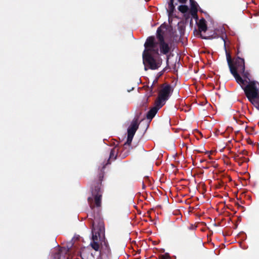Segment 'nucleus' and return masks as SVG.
I'll use <instances>...</instances> for the list:
<instances>
[{
	"label": "nucleus",
	"mask_w": 259,
	"mask_h": 259,
	"mask_svg": "<svg viewBox=\"0 0 259 259\" xmlns=\"http://www.w3.org/2000/svg\"><path fill=\"white\" fill-rule=\"evenodd\" d=\"M145 49L143 52V62L144 69L156 70L162 64V59L159 56L158 42L155 41V37H148L144 44Z\"/></svg>",
	"instance_id": "f257e3e1"
},
{
	"label": "nucleus",
	"mask_w": 259,
	"mask_h": 259,
	"mask_svg": "<svg viewBox=\"0 0 259 259\" xmlns=\"http://www.w3.org/2000/svg\"><path fill=\"white\" fill-rule=\"evenodd\" d=\"M226 58L228 66L231 73L235 78L236 82L239 84H244L245 80L241 77L238 72L245 70V61L242 58L237 56L235 58L233 62L231 58V54L226 49Z\"/></svg>",
	"instance_id": "f03ea898"
},
{
	"label": "nucleus",
	"mask_w": 259,
	"mask_h": 259,
	"mask_svg": "<svg viewBox=\"0 0 259 259\" xmlns=\"http://www.w3.org/2000/svg\"><path fill=\"white\" fill-rule=\"evenodd\" d=\"M245 84V83L240 85L244 90L245 95L249 101L255 106V102L259 101V88L255 81H250L246 86H244Z\"/></svg>",
	"instance_id": "7ed1b4c3"
},
{
	"label": "nucleus",
	"mask_w": 259,
	"mask_h": 259,
	"mask_svg": "<svg viewBox=\"0 0 259 259\" xmlns=\"http://www.w3.org/2000/svg\"><path fill=\"white\" fill-rule=\"evenodd\" d=\"M104 177V172L101 170L98 175V182H95L92 185V196L94 197L95 203L97 207L101 205L102 190L101 183Z\"/></svg>",
	"instance_id": "20e7f679"
},
{
	"label": "nucleus",
	"mask_w": 259,
	"mask_h": 259,
	"mask_svg": "<svg viewBox=\"0 0 259 259\" xmlns=\"http://www.w3.org/2000/svg\"><path fill=\"white\" fill-rule=\"evenodd\" d=\"M162 26L159 27L156 31V37L158 40L159 50L160 53L163 55H167L170 51L171 47L165 41L164 34V32L162 30Z\"/></svg>",
	"instance_id": "39448f33"
},
{
	"label": "nucleus",
	"mask_w": 259,
	"mask_h": 259,
	"mask_svg": "<svg viewBox=\"0 0 259 259\" xmlns=\"http://www.w3.org/2000/svg\"><path fill=\"white\" fill-rule=\"evenodd\" d=\"M92 240L93 241H98V237H100L101 234L104 232V223L103 220H99L98 221V224L96 225V221H93L92 223Z\"/></svg>",
	"instance_id": "423d86ee"
},
{
	"label": "nucleus",
	"mask_w": 259,
	"mask_h": 259,
	"mask_svg": "<svg viewBox=\"0 0 259 259\" xmlns=\"http://www.w3.org/2000/svg\"><path fill=\"white\" fill-rule=\"evenodd\" d=\"M172 91L173 89L170 85L168 84H163L162 88L159 91L158 100L156 102L159 104H161L162 102L168 100Z\"/></svg>",
	"instance_id": "0eeeda50"
},
{
	"label": "nucleus",
	"mask_w": 259,
	"mask_h": 259,
	"mask_svg": "<svg viewBox=\"0 0 259 259\" xmlns=\"http://www.w3.org/2000/svg\"><path fill=\"white\" fill-rule=\"evenodd\" d=\"M139 128V124L138 119H135L133 120L131 124L127 129V138L126 142L124 143V146L131 145L133 137Z\"/></svg>",
	"instance_id": "6e6552de"
},
{
	"label": "nucleus",
	"mask_w": 259,
	"mask_h": 259,
	"mask_svg": "<svg viewBox=\"0 0 259 259\" xmlns=\"http://www.w3.org/2000/svg\"><path fill=\"white\" fill-rule=\"evenodd\" d=\"M198 30H199V33H200V37L203 39H212L217 37V34H213V35L211 36H203L201 34V32L202 31L205 32L207 29V26L206 25V22L205 20L202 18L199 21V22L198 23Z\"/></svg>",
	"instance_id": "1a4fd4ad"
},
{
	"label": "nucleus",
	"mask_w": 259,
	"mask_h": 259,
	"mask_svg": "<svg viewBox=\"0 0 259 259\" xmlns=\"http://www.w3.org/2000/svg\"><path fill=\"white\" fill-rule=\"evenodd\" d=\"M156 105L152 107L147 113L146 118L150 122L155 116L158 110L163 106V104H159L156 102Z\"/></svg>",
	"instance_id": "9d476101"
},
{
	"label": "nucleus",
	"mask_w": 259,
	"mask_h": 259,
	"mask_svg": "<svg viewBox=\"0 0 259 259\" xmlns=\"http://www.w3.org/2000/svg\"><path fill=\"white\" fill-rule=\"evenodd\" d=\"M190 2L191 5L190 13L193 17H197V4L194 0H190Z\"/></svg>",
	"instance_id": "9b49d317"
},
{
	"label": "nucleus",
	"mask_w": 259,
	"mask_h": 259,
	"mask_svg": "<svg viewBox=\"0 0 259 259\" xmlns=\"http://www.w3.org/2000/svg\"><path fill=\"white\" fill-rule=\"evenodd\" d=\"M100 252L103 254H105L106 255H108L111 254V250L108 242H104V244L102 245Z\"/></svg>",
	"instance_id": "f8f14e48"
},
{
	"label": "nucleus",
	"mask_w": 259,
	"mask_h": 259,
	"mask_svg": "<svg viewBox=\"0 0 259 259\" xmlns=\"http://www.w3.org/2000/svg\"><path fill=\"white\" fill-rule=\"evenodd\" d=\"M118 149L117 147H114L112 148L110 152L109 158L108 159V163H110V160H114L116 158L117 155L118 153Z\"/></svg>",
	"instance_id": "ddd939ff"
},
{
	"label": "nucleus",
	"mask_w": 259,
	"mask_h": 259,
	"mask_svg": "<svg viewBox=\"0 0 259 259\" xmlns=\"http://www.w3.org/2000/svg\"><path fill=\"white\" fill-rule=\"evenodd\" d=\"M174 1H171L169 0V2L168 4V9H167L169 17L172 16L174 11L175 10V6L174 4Z\"/></svg>",
	"instance_id": "4468645a"
},
{
	"label": "nucleus",
	"mask_w": 259,
	"mask_h": 259,
	"mask_svg": "<svg viewBox=\"0 0 259 259\" xmlns=\"http://www.w3.org/2000/svg\"><path fill=\"white\" fill-rule=\"evenodd\" d=\"M240 73L242 75V77L244 78V79L245 80H246L245 79H248V80H250V75L248 71H245V69L243 70V72L242 70H241L238 72V73ZM246 82H247V81H245V83Z\"/></svg>",
	"instance_id": "2eb2a0df"
},
{
	"label": "nucleus",
	"mask_w": 259,
	"mask_h": 259,
	"mask_svg": "<svg viewBox=\"0 0 259 259\" xmlns=\"http://www.w3.org/2000/svg\"><path fill=\"white\" fill-rule=\"evenodd\" d=\"M178 10L182 13H185L188 12L189 8L186 5H180L178 7Z\"/></svg>",
	"instance_id": "dca6fc26"
},
{
	"label": "nucleus",
	"mask_w": 259,
	"mask_h": 259,
	"mask_svg": "<svg viewBox=\"0 0 259 259\" xmlns=\"http://www.w3.org/2000/svg\"><path fill=\"white\" fill-rule=\"evenodd\" d=\"M92 247L96 251H98L100 249L99 243L97 241H93L91 243Z\"/></svg>",
	"instance_id": "f3484780"
},
{
	"label": "nucleus",
	"mask_w": 259,
	"mask_h": 259,
	"mask_svg": "<svg viewBox=\"0 0 259 259\" xmlns=\"http://www.w3.org/2000/svg\"><path fill=\"white\" fill-rule=\"evenodd\" d=\"M160 259H169V255L167 254H161L159 256Z\"/></svg>",
	"instance_id": "a211bd4d"
},
{
	"label": "nucleus",
	"mask_w": 259,
	"mask_h": 259,
	"mask_svg": "<svg viewBox=\"0 0 259 259\" xmlns=\"http://www.w3.org/2000/svg\"><path fill=\"white\" fill-rule=\"evenodd\" d=\"M93 201V199L91 197L88 198V201L90 203V207L93 209L94 207V205L92 204V201Z\"/></svg>",
	"instance_id": "6ab92c4d"
},
{
	"label": "nucleus",
	"mask_w": 259,
	"mask_h": 259,
	"mask_svg": "<svg viewBox=\"0 0 259 259\" xmlns=\"http://www.w3.org/2000/svg\"><path fill=\"white\" fill-rule=\"evenodd\" d=\"M178 1L181 4H186L187 0H178Z\"/></svg>",
	"instance_id": "aec40b11"
},
{
	"label": "nucleus",
	"mask_w": 259,
	"mask_h": 259,
	"mask_svg": "<svg viewBox=\"0 0 259 259\" xmlns=\"http://www.w3.org/2000/svg\"><path fill=\"white\" fill-rule=\"evenodd\" d=\"M257 109L259 110V101L255 102V105L254 106Z\"/></svg>",
	"instance_id": "412c9836"
},
{
	"label": "nucleus",
	"mask_w": 259,
	"mask_h": 259,
	"mask_svg": "<svg viewBox=\"0 0 259 259\" xmlns=\"http://www.w3.org/2000/svg\"><path fill=\"white\" fill-rule=\"evenodd\" d=\"M196 228V226H194L193 225H191L189 228L190 229H192V230H194Z\"/></svg>",
	"instance_id": "4be33fe9"
},
{
	"label": "nucleus",
	"mask_w": 259,
	"mask_h": 259,
	"mask_svg": "<svg viewBox=\"0 0 259 259\" xmlns=\"http://www.w3.org/2000/svg\"><path fill=\"white\" fill-rule=\"evenodd\" d=\"M240 54V51H239V48L237 49V51L236 52V55H239Z\"/></svg>",
	"instance_id": "5701e85b"
},
{
	"label": "nucleus",
	"mask_w": 259,
	"mask_h": 259,
	"mask_svg": "<svg viewBox=\"0 0 259 259\" xmlns=\"http://www.w3.org/2000/svg\"><path fill=\"white\" fill-rule=\"evenodd\" d=\"M142 187H143V189H145V185L143 182H142Z\"/></svg>",
	"instance_id": "b1692460"
},
{
	"label": "nucleus",
	"mask_w": 259,
	"mask_h": 259,
	"mask_svg": "<svg viewBox=\"0 0 259 259\" xmlns=\"http://www.w3.org/2000/svg\"><path fill=\"white\" fill-rule=\"evenodd\" d=\"M238 156H239L238 155H237V156H235V159H237V158L238 157Z\"/></svg>",
	"instance_id": "393cba45"
},
{
	"label": "nucleus",
	"mask_w": 259,
	"mask_h": 259,
	"mask_svg": "<svg viewBox=\"0 0 259 259\" xmlns=\"http://www.w3.org/2000/svg\"><path fill=\"white\" fill-rule=\"evenodd\" d=\"M127 155H128V154H127H127H124V157H126Z\"/></svg>",
	"instance_id": "a878e982"
},
{
	"label": "nucleus",
	"mask_w": 259,
	"mask_h": 259,
	"mask_svg": "<svg viewBox=\"0 0 259 259\" xmlns=\"http://www.w3.org/2000/svg\"><path fill=\"white\" fill-rule=\"evenodd\" d=\"M168 59H169V58H168V57H167V62H168Z\"/></svg>",
	"instance_id": "bb28decb"
},
{
	"label": "nucleus",
	"mask_w": 259,
	"mask_h": 259,
	"mask_svg": "<svg viewBox=\"0 0 259 259\" xmlns=\"http://www.w3.org/2000/svg\"><path fill=\"white\" fill-rule=\"evenodd\" d=\"M146 178L147 179H148V177H146Z\"/></svg>",
	"instance_id": "cd10ccee"
}]
</instances>
